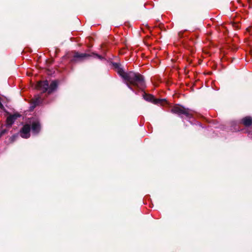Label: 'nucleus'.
<instances>
[{"label": "nucleus", "mask_w": 252, "mask_h": 252, "mask_svg": "<svg viewBox=\"0 0 252 252\" xmlns=\"http://www.w3.org/2000/svg\"><path fill=\"white\" fill-rule=\"evenodd\" d=\"M3 133H4V132H3V131L1 132V133H0V136H1V135Z\"/></svg>", "instance_id": "9b49d317"}, {"label": "nucleus", "mask_w": 252, "mask_h": 252, "mask_svg": "<svg viewBox=\"0 0 252 252\" xmlns=\"http://www.w3.org/2000/svg\"><path fill=\"white\" fill-rule=\"evenodd\" d=\"M58 83L56 81L51 82L49 86L47 81H40L36 85V89L43 93L47 92L48 94H50L55 91L58 87Z\"/></svg>", "instance_id": "f03ea898"}, {"label": "nucleus", "mask_w": 252, "mask_h": 252, "mask_svg": "<svg viewBox=\"0 0 252 252\" xmlns=\"http://www.w3.org/2000/svg\"><path fill=\"white\" fill-rule=\"evenodd\" d=\"M30 126L29 125H25L21 130V135L23 138H27L30 137Z\"/></svg>", "instance_id": "20e7f679"}, {"label": "nucleus", "mask_w": 252, "mask_h": 252, "mask_svg": "<svg viewBox=\"0 0 252 252\" xmlns=\"http://www.w3.org/2000/svg\"><path fill=\"white\" fill-rule=\"evenodd\" d=\"M41 102V98L39 97H38L35 98V99L34 100V105H38Z\"/></svg>", "instance_id": "9d476101"}, {"label": "nucleus", "mask_w": 252, "mask_h": 252, "mask_svg": "<svg viewBox=\"0 0 252 252\" xmlns=\"http://www.w3.org/2000/svg\"><path fill=\"white\" fill-rule=\"evenodd\" d=\"M118 74L124 79L127 87L133 90L131 86L142 89L144 87L143 76L133 72H125L122 69L118 68Z\"/></svg>", "instance_id": "f257e3e1"}, {"label": "nucleus", "mask_w": 252, "mask_h": 252, "mask_svg": "<svg viewBox=\"0 0 252 252\" xmlns=\"http://www.w3.org/2000/svg\"><path fill=\"white\" fill-rule=\"evenodd\" d=\"M40 125L37 121H35L32 123V131L35 133H38L40 130Z\"/></svg>", "instance_id": "0eeeda50"}, {"label": "nucleus", "mask_w": 252, "mask_h": 252, "mask_svg": "<svg viewBox=\"0 0 252 252\" xmlns=\"http://www.w3.org/2000/svg\"><path fill=\"white\" fill-rule=\"evenodd\" d=\"M171 112L178 115H185L188 118L191 117L193 113L192 110L179 105H175L171 109Z\"/></svg>", "instance_id": "7ed1b4c3"}, {"label": "nucleus", "mask_w": 252, "mask_h": 252, "mask_svg": "<svg viewBox=\"0 0 252 252\" xmlns=\"http://www.w3.org/2000/svg\"><path fill=\"white\" fill-rule=\"evenodd\" d=\"M88 56L87 54L77 53L75 54L74 58L76 59H82Z\"/></svg>", "instance_id": "1a4fd4ad"}, {"label": "nucleus", "mask_w": 252, "mask_h": 252, "mask_svg": "<svg viewBox=\"0 0 252 252\" xmlns=\"http://www.w3.org/2000/svg\"><path fill=\"white\" fill-rule=\"evenodd\" d=\"M241 123L246 126L252 125V118L250 117H246L241 120Z\"/></svg>", "instance_id": "6e6552de"}, {"label": "nucleus", "mask_w": 252, "mask_h": 252, "mask_svg": "<svg viewBox=\"0 0 252 252\" xmlns=\"http://www.w3.org/2000/svg\"><path fill=\"white\" fill-rule=\"evenodd\" d=\"M144 98L145 100L153 102L155 104L160 103L163 101L162 99H155L154 96L151 94H145Z\"/></svg>", "instance_id": "39448f33"}, {"label": "nucleus", "mask_w": 252, "mask_h": 252, "mask_svg": "<svg viewBox=\"0 0 252 252\" xmlns=\"http://www.w3.org/2000/svg\"><path fill=\"white\" fill-rule=\"evenodd\" d=\"M18 117H19V115L18 114H14L8 117L6 120V125L7 126H11L14 120H16Z\"/></svg>", "instance_id": "423d86ee"}]
</instances>
